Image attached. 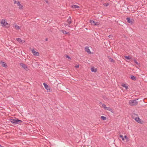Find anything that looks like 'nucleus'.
<instances>
[{"instance_id":"c9c22d12","label":"nucleus","mask_w":147,"mask_h":147,"mask_svg":"<svg viewBox=\"0 0 147 147\" xmlns=\"http://www.w3.org/2000/svg\"><path fill=\"white\" fill-rule=\"evenodd\" d=\"M45 40H46V41H47L48 40V39L47 38H46Z\"/></svg>"},{"instance_id":"f704fd0d","label":"nucleus","mask_w":147,"mask_h":147,"mask_svg":"<svg viewBox=\"0 0 147 147\" xmlns=\"http://www.w3.org/2000/svg\"><path fill=\"white\" fill-rule=\"evenodd\" d=\"M13 0L14 1V4H16V3H17V1H15V0Z\"/></svg>"},{"instance_id":"1a4fd4ad","label":"nucleus","mask_w":147,"mask_h":147,"mask_svg":"<svg viewBox=\"0 0 147 147\" xmlns=\"http://www.w3.org/2000/svg\"><path fill=\"white\" fill-rule=\"evenodd\" d=\"M20 65L24 69L26 70L27 69V65H26L23 63H20Z\"/></svg>"},{"instance_id":"aec40b11","label":"nucleus","mask_w":147,"mask_h":147,"mask_svg":"<svg viewBox=\"0 0 147 147\" xmlns=\"http://www.w3.org/2000/svg\"><path fill=\"white\" fill-rule=\"evenodd\" d=\"M131 79L134 80H136V77L134 76H131Z\"/></svg>"},{"instance_id":"2eb2a0df","label":"nucleus","mask_w":147,"mask_h":147,"mask_svg":"<svg viewBox=\"0 0 147 147\" xmlns=\"http://www.w3.org/2000/svg\"><path fill=\"white\" fill-rule=\"evenodd\" d=\"M73 8H79V7L76 5H73L71 6Z\"/></svg>"},{"instance_id":"393cba45","label":"nucleus","mask_w":147,"mask_h":147,"mask_svg":"<svg viewBox=\"0 0 147 147\" xmlns=\"http://www.w3.org/2000/svg\"><path fill=\"white\" fill-rule=\"evenodd\" d=\"M102 107H103L104 108V109H105V110L106 109V108L107 107H106V105H105V104H102Z\"/></svg>"},{"instance_id":"dca6fc26","label":"nucleus","mask_w":147,"mask_h":147,"mask_svg":"<svg viewBox=\"0 0 147 147\" xmlns=\"http://www.w3.org/2000/svg\"><path fill=\"white\" fill-rule=\"evenodd\" d=\"M16 40L18 41L20 43H22L23 41V40H22L21 38H16Z\"/></svg>"},{"instance_id":"20e7f679","label":"nucleus","mask_w":147,"mask_h":147,"mask_svg":"<svg viewBox=\"0 0 147 147\" xmlns=\"http://www.w3.org/2000/svg\"><path fill=\"white\" fill-rule=\"evenodd\" d=\"M43 84L45 88L47 90V92H50L51 91V89L50 86L47 85L46 84L44 83Z\"/></svg>"},{"instance_id":"4468645a","label":"nucleus","mask_w":147,"mask_h":147,"mask_svg":"<svg viewBox=\"0 0 147 147\" xmlns=\"http://www.w3.org/2000/svg\"><path fill=\"white\" fill-rule=\"evenodd\" d=\"M108 59H109V61L110 62H113V63H114L115 62L114 60L112 58H111L110 57L108 56Z\"/></svg>"},{"instance_id":"b1692460","label":"nucleus","mask_w":147,"mask_h":147,"mask_svg":"<svg viewBox=\"0 0 147 147\" xmlns=\"http://www.w3.org/2000/svg\"><path fill=\"white\" fill-rule=\"evenodd\" d=\"M119 137L120 138H121V139L123 140V141L124 140V138L123 137V136L122 135H120L119 136Z\"/></svg>"},{"instance_id":"e433bc0d","label":"nucleus","mask_w":147,"mask_h":147,"mask_svg":"<svg viewBox=\"0 0 147 147\" xmlns=\"http://www.w3.org/2000/svg\"><path fill=\"white\" fill-rule=\"evenodd\" d=\"M100 103L101 104V103H101V102H100Z\"/></svg>"},{"instance_id":"f8f14e48","label":"nucleus","mask_w":147,"mask_h":147,"mask_svg":"<svg viewBox=\"0 0 147 147\" xmlns=\"http://www.w3.org/2000/svg\"><path fill=\"white\" fill-rule=\"evenodd\" d=\"M106 110H108L110 111H111L112 113H114L113 111V110L112 109L109 107H107Z\"/></svg>"},{"instance_id":"39448f33","label":"nucleus","mask_w":147,"mask_h":147,"mask_svg":"<svg viewBox=\"0 0 147 147\" xmlns=\"http://www.w3.org/2000/svg\"><path fill=\"white\" fill-rule=\"evenodd\" d=\"M126 20H127V22L128 23L130 24H132L134 22V20H133V19H131L130 18H126Z\"/></svg>"},{"instance_id":"a211bd4d","label":"nucleus","mask_w":147,"mask_h":147,"mask_svg":"<svg viewBox=\"0 0 147 147\" xmlns=\"http://www.w3.org/2000/svg\"><path fill=\"white\" fill-rule=\"evenodd\" d=\"M90 23H91L92 25L94 26L95 24V21H94L93 20H90Z\"/></svg>"},{"instance_id":"5701e85b","label":"nucleus","mask_w":147,"mask_h":147,"mask_svg":"<svg viewBox=\"0 0 147 147\" xmlns=\"http://www.w3.org/2000/svg\"><path fill=\"white\" fill-rule=\"evenodd\" d=\"M125 58L127 59L128 60H129L131 59V58H130V57L129 56H125Z\"/></svg>"},{"instance_id":"ddd939ff","label":"nucleus","mask_w":147,"mask_h":147,"mask_svg":"<svg viewBox=\"0 0 147 147\" xmlns=\"http://www.w3.org/2000/svg\"><path fill=\"white\" fill-rule=\"evenodd\" d=\"M91 70L92 72H96L97 71V69L95 68L94 67H92L91 69Z\"/></svg>"},{"instance_id":"c756f323","label":"nucleus","mask_w":147,"mask_h":147,"mask_svg":"<svg viewBox=\"0 0 147 147\" xmlns=\"http://www.w3.org/2000/svg\"><path fill=\"white\" fill-rule=\"evenodd\" d=\"M66 58H68V59H71V58L68 55H66Z\"/></svg>"},{"instance_id":"6e6552de","label":"nucleus","mask_w":147,"mask_h":147,"mask_svg":"<svg viewBox=\"0 0 147 147\" xmlns=\"http://www.w3.org/2000/svg\"><path fill=\"white\" fill-rule=\"evenodd\" d=\"M85 50L88 53L91 54V52L90 51V49H89L88 47H86Z\"/></svg>"},{"instance_id":"412c9836","label":"nucleus","mask_w":147,"mask_h":147,"mask_svg":"<svg viewBox=\"0 0 147 147\" xmlns=\"http://www.w3.org/2000/svg\"><path fill=\"white\" fill-rule=\"evenodd\" d=\"M101 118L103 120H105L106 119V118L105 117L102 116L101 117Z\"/></svg>"},{"instance_id":"7ed1b4c3","label":"nucleus","mask_w":147,"mask_h":147,"mask_svg":"<svg viewBox=\"0 0 147 147\" xmlns=\"http://www.w3.org/2000/svg\"><path fill=\"white\" fill-rule=\"evenodd\" d=\"M138 102L137 101V100H130L129 101V105L132 106H135L137 105Z\"/></svg>"},{"instance_id":"4be33fe9","label":"nucleus","mask_w":147,"mask_h":147,"mask_svg":"<svg viewBox=\"0 0 147 147\" xmlns=\"http://www.w3.org/2000/svg\"><path fill=\"white\" fill-rule=\"evenodd\" d=\"M15 27L17 30L20 29V27L16 25H15Z\"/></svg>"},{"instance_id":"c85d7f7f","label":"nucleus","mask_w":147,"mask_h":147,"mask_svg":"<svg viewBox=\"0 0 147 147\" xmlns=\"http://www.w3.org/2000/svg\"><path fill=\"white\" fill-rule=\"evenodd\" d=\"M17 4L19 6H21V4L20 3V2L19 1L17 2Z\"/></svg>"},{"instance_id":"f3484780","label":"nucleus","mask_w":147,"mask_h":147,"mask_svg":"<svg viewBox=\"0 0 147 147\" xmlns=\"http://www.w3.org/2000/svg\"><path fill=\"white\" fill-rule=\"evenodd\" d=\"M121 86H123V87H125V88L126 90H127L128 88V86H127L125 84H122V85H121Z\"/></svg>"},{"instance_id":"f257e3e1","label":"nucleus","mask_w":147,"mask_h":147,"mask_svg":"<svg viewBox=\"0 0 147 147\" xmlns=\"http://www.w3.org/2000/svg\"><path fill=\"white\" fill-rule=\"evenodd\" d=\"M10 121L12 124L14 125L18 124L20 125L21 123L22 122V121L16 118L15 119H10Z\"/></svg>"},{"instance_id":"6ab92c4d","label":"nucleus","mask_w":147,"mask_h":147,"mask_svg":"<svg viewBox=\"0 0 147 147\" xmlns=\"http://www.w3.org/2000/svg\"><path fill=\"white\" fill-rule=\"evenodd\" d=\"M61 32H62L63 34H67L69 33L68 32H67L66 31L64 30H61Z\"/></svg>"},{"instance_id":"72a5a7b5","label":"nucleus","mask_w":147,"mask_h":147,"mask_svg":"<svg viewBox=\"0 0 147 147\" xmlns=\"http://www.w3.org/2000/svg\"><path fill=\"white\" fill-rule=\"evenodd\" d=\"M75 67L76 68H78L79 67V65H77L76 66H75Z\"/></svg>"},{"instance_id":"f03ea898","label":"nucleus","mask_w":147,"mask_h":147,"mask_svg":"<svg viewBox=\"0 0 147 147\" xmlns=\"http://www.w3.org/2000/svg\"><path fill=\"white\" fill-rule=\"evenodd\" d=\"M131 115L132 118L134 119L136 122L139 123H141L142 120L140 119L137 114L134 113H132Z\"/></svg>"},{"instance_id":"0eeeda50","label":"nucleus","mask_w":147,"mask_h":147,"mask_svg":"<svg viewBox=\"0 0 147 147\" xmlns=\"http://www.w3.org/2000/svg\"><path fill=\"white\" fill-rule=\"evenodd\" d=\"M1 24L3 26H5L7 25H8V23L6 22L4 20H2L1 22Z\"/></svg>"},{"instance_id":"9b49d317","label":"nucleus","mask_w":147,"mask_h":147,"mask_svg":"<svg viewBox=\"0 0 147 147\" xmlns=\"http://www.w3.org/2000/svg\"><path fill=\"white\" fill-rule=\"evenodd\" d=\"M1 65L3 67H7V65L5 62L1 61Z\"/></svg>"},{"instance_id":"bb28decb","label":"nucleus","mask_w":147,"mask_h":147,"mask_svg":"<svg viewBox=\"0 0 147 147\" xmlns=\"http://www.w3.org/2000/svg\"><path fill=\"white\" fill-rule=\"evenodd\" d=\"M134 63L137 65H138L139 64L137 62L136 60L135 59L134 60Z\"/></svg>"},{"instance_id":"2f4dec72","label":"nucleus","mask_w":147,"mask_h":147,"mask_svg":"<svg viewBox=\"0 0 147 147\" xmlns=\"http://www.w3.org/2000/svg\"><path fill=\"white\" fill-rule=\"evenodd\" d=\"M109 5V4L108 3H105L104 4V6H105L106 7L108 6Z\"/></svg>"},{"instance_id":"473e14b6","label":"nucleus","mask_w":147,"mask_h":147,"mask_svg":"<svg viewBox=\"0 0 147 147\" xmlns=\"http://www.w3.org/2000/svg\"><path fill=\"white\" fill-rule=\"evenodd\" d=\"M22 7H23V6L22 5H21V6H19V8L20 9H22Z\"/></svg>"},{"instance_id":"7c9ffc66","label":"nucleus","mask_w":147,"mask_h":147,"mask_svg":"<svg viewBox=\"0 0 147 147\" xmlns=\"http://www.w3.org/2000/svg\"><path fill=\"white\" fill-rule=\"evenodd\" d=\"M108 37L110 38H111V39H112L113 37V36L112 35H109V36H108Z\"/></svg>"},{"instance_id":"a878e982","label":"nucleus","mask_w":147,"mask_h":147,"mask_svg":"<svg viewBox=\"0 0 147 147\" xmlns=\"http://www.w3.org/2000/svg\"><path fill=\"white\" fill-rule=\"evenodd\" d=\"M125 139L127 141L128 140V138L127 137L126 135L124 136V139Z\"/></svg>"},{"instance_id":"9d476101","label":"nucleus","mask_w":147,"mask_h":147,"mask_svg":"<svg viewBox=\"0 0 147 147\" xmlns=\"http://www.w3.org/2000/svg\"><path fill=\"white\" fill-rule=\"evenodd\" d=\"M67 22L69 24L68 25H69L70 24L71 22V18L70 17H69V18L67 19Z\"/></svg>"},{"instance_id":"cd10ccee","label":"nucleus","mask_w":147,"mask_h":147,"mask_svg":"<svg viewBox=\"0 0 147 147\" xmlns=\"http://www.w3.org/2000/svg\"><path fill=\"white\" fill-rule=\"evenodd\" d=\"M99 23L98 22H95V24L94 26H97L99 24Z\"/></svg>"},{"instance_id":"423d86ee","label":"nucleus","mask_w":147,"mask_h":147,"mask_svg":"<svg viewBox=\"0 0 147 147\" xmlns=\"http://www.w3.org/2000/svg\"><path fill=\"white\" fill-rule=\"evenodd\" d=\"M33 54L35 56H38L39 55V53L38 52H36L34 49H32L31 50Z\"/></svg>"}]
</instances>
